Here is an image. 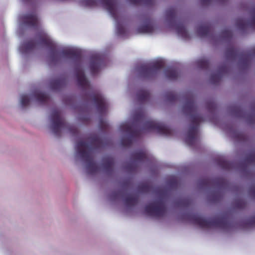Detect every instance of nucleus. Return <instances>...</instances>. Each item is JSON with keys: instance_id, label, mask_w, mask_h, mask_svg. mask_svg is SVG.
<instances>
[{"instance_id": "52", "label": "nucleus", "mask_w": 255, "mask_h": 255, "mask_svg": "<svg viewBox=\"0 0 255 255\" xmlns=\"http://www.w3.org/2000/svg\"><path fill=\"white\" fill-rule=\"evenodd\" d=\"M253 110L254 112H255V104L253 106Z\"/></svg>"}, {"instance_id": "4", "label": "nucleus", "mask_w": 255, "mask_h": 255, "mask_svg": "<svg viewBox=\"0 0 255 255\" xmlns=\"http://www.w3.org/2000/svg\"><path fill=\"white\" fill-rule=\"evenodd\" d=\"M193 223L201 228H218L227 230L232 227V224L229 219L225 216L216 217L210 220H206L198 215L191 216Z\"/></svg>"}, {"instance_id": "13", "label": "nucleus", "mask_w": 255, "mask_h": 255, "mask_svg": "<svg viewBox=\"0 0 255 255\" xmlns=\"http://www.w3.org/2000/svg\"><path fill=\"white\" fill-rule=\"evenodd\" d=\"M76 76L77 79L78 85L83 89H89L90 88V85L86 78L83 70L77 66L75 69Z\"/></svg>"}, {"instance_id": "10", "label": "nucleus", "mask_w": 255, "mask_h": 255, "mask_svg": "<svg viewBox=\"0 0 255 255\" xmlns=\"http://www.w3.org/2000/svg\"><path fill=\"white\" fill-rule=\"evenodd\" d=\"M251 17L249 20L243 18L236 19V25L238 29L242 31H246L248 28L255 30V7L251 11Z\"/></svg>"}, {"instance_id": "47", "label": "nucleus", "mask_w": 255, "mask_h": 255, "mask_svg": "<svg viewBox=\"0 0 255 255\" xmlns=\"http://www.w3.org/2000/svg\"><path fill=\"white\" fill-rule=\"evenodd\" d=\"M121 193L120 191L113 192L112 193L111 197L114 198H117L121 195Z\"/></svg>"}, {"instance_id": "31", "label": "nucleus", "mask_w": 255, "mask_h": 255, "mask_svg": "<svg viewBox=\"0 0 255 255\" xmlns=\"http://www.w3.org/2000/svg\"><path fill=\"white\" fill-rule=\"evenodd\" d=\"M133 4H144L146 5H152L154 3V0H128Z\"/></svg>"}, {"instance_id": "22", "label": "nucleus", "mask_w": 255, "mask_h": 255, "mask_svg": "<svg viewBox=\"0 0 255 255\" xmlns=\"http://www.w3.org/2000/svg\"><path fill=\"white\" fill-rule=\"evenodd\" d=\"M103 166L105 170L109 174L113 171L114 166V159L111 157H105L103 160Z\"/></svg>"}, {"instance_id": "36", "label": "nucleus", "mask_w": 255, "mask_h": 255, "mask_svg": "<svg viewBox=\"0 0 255 255\" xmlns=\"http://www.w3.org/2000/svg\"><path fill=\"white\" fill-rule=\"evenodd\" d=\"M232 36V32L228 29H224L221 32V37L225 40H230Z\"/></svg>"}, {"instance_id": "6", "label": "nucleus", "mask_w": 255, "mask_h": 255, "mask_svg": "<svg viewBox=\"0 0 255 255\" xmlns=\"http://www.w3.org/2000/svg\"><path fill=\"white\" fill-rule=\"evenodd\" d=\"M52 122L51 129L54 135L57 137L61 136L62 128H66L73 135H76L78 133V128L74 126H69L65 120L61 116V113L58 110H54L51 115Z\"/></svg>"}, {"instance_id": "18", "label": "nucleus", "mask_w": 255, "mask_h": 255, "mask_svg": "<svg viewBox=\"0 0 255 255\" xmlns=\"http://www.w3.org/2000/svg\"><path fill=\"white\" fill-rule=\"evenodd\" d=\"M104 6L115 19L117 18L115 0H101Z\"/></svg>"}, {"instance_id": "5", "label": "nucleus", "mask_w": 255, "mask_h": 255, "mask_svg": "<svg viewBox=\"0 0 255 255\" xmlns=\"http://www.w3.org/2000/svg\"><path fill=\"white\" fill-rule=\"evenodd\" d=\"M226 57L228 60H234L239 59V63L244 68H247L250 65L251 59L255 57V47L250 51H241L234 46L228 47L226 50Z\"/></svg>"}, {"instance_id": "23", "label": "nucleus", "mask_w": 255, "mask_h": 255, "mask_svg": "<svg viewBox=\"0 0 255 255\" xmlns=\"http://www.w3.org/2000/svg\"><path fill=\"white\" fill-rule=\"evenodd\" d=\"M37 45V43L34 40H30L22 45L20 50L22 53H26L36 48Z\"/></svg>"}, {"instance_id": "25", "label": "nucleus", "mask_w": 255, "mask_h": 255, "mask_svg": "<svg viewBox=\"0 0 255 255\" xmlns=\"http://www.w3.org/2000/svg\"><path fill=\"white\" fill-rule=\"evenodd\" d=\"M136 96L138 102L144 103L149 100L150 98V93L147 90H139L137 92Z\"/></svg>"}, {"instance_id": "9", "label": "nucleus", "mask_w": 255, "mask_h": 255, "mask_svg": "<svg viewBox=\"0 0 255 255\" xmlns=\"http://www.w3.org/2000/svg\"><path fill=\"white\" fill-rule=\"evenodd\" d=\"M164 67V63L162 61H157L150 64L143 65L140 67V75L144 78H151Z\"/></svg>"}, {"instance_id": "44", "label": "nucleus", "mask_w": 255, "mask_h": 255, "mask_svg": "<svg viewBox=\"0 0 255 255\" xmlns=\"http://www.w3.org/2000/svg\"><path fill=\"white\" fill-rule=\"evenodd\" d=\"M247 224L249 226H255V216L251 217Z\"/></svg>"}, {"instance_id": "45", "label": "nucleus", "mask_w": 255, "mask_h": 255, "mask_svg": "<svg viewBox=\"0 0 255 255\" xmlns=\"http://www.w3.org/2000/svg\"><path fill=\"white\" fill-rule=\"evenodd\" d=\"M248 121L250 124H254L255 123V115H250L248 117Z\"/></svg>"}, {"instance_id": "35", "label": "nucleus", "mask_w": 255, "mask_h": 255, "mask_svg": "<svg viewBox=\"0 0 255 255\" xmlns=\"http://www.w3.org/2000/svg\"><path fill=\"white\" fill-rule=\"evenodd\" d=\"M197 65L201 69H207L209 68L210 63L208 60L202 58L197 61Z\"/></svg>"}, {"instance_id": "34", "label": "nucleus", "mask_w": 255, "mask_h": 255, "mask_svg": "<svg viewBox=\"0 0 255 255\" xmlns=\"http://www.w3.org/2000/svg\"><path fill=\"white\" fill-rule=\"evenodd\" d=\"M218 164L222 168L225 170H230L233 166V164L232 162L222 159L219 160Z\"/></svg>"}, {"instance_id": "16", "label": "nucleus", "mask_w": 255, "mask_h": 255, "mask_svg": "<svg viewBox=\"0 0 255 255\" xmlns=\"http://www.w3.org/2000/svg\"><path fill=\"white\" fill-rule=\"evenodd\" d=\"M229 71L228 67L223 65L220 66L216 73L212 74L210 76V82L213 84H218L221 80L222 76Z\"/></svg>"}, {"instance_id": "43", "label": "nucleus", "mask_w": 255, "mask_h": 255, "mask_svg": "<svg viewBox=\"0 0 255 255\" xmlns=\"http://www.w3.org/2000/svg\"><path fill=\"white\" fill-rule=\"evenodd\" d=\"M249 193L253 198H255V185L252 186L250 188Z\"/></svg>"}, {"instance_id": "48", "label": "nucleus", "mask_w": 255, "mask_h": 255, "mask_svg": "<svg viewBox=\"0 0 255 255\" xmlns=\"http://www.w3.org/2000/svg\"><path fill=\"white\" fill-rule=\"evenodd\" d=\"M203 5H208L211 3L212 0H200Z\"/></svg>"}, {"instance_id": "2", "label": "nucleus", "mask_w": 255, "mask_h": 255, "mask_svg": "<svg viewBox=\"0 0 255 255\" xmlns=\"http://www.w3.org/2000/svg\"><path fill=\"white\" fill-rule=\"evenodd\" d=\"M106 144L104 140L98 135L94 134L88 136L87 141L80 140L77 143V152L85 162L89 174H93L99 169L97 164L94 161V151Z\"/></svg>"}, {"instance_id": "29", "label": "nucleus", "mask_w": 255, "mask_h": 255, "mask_svg": "<svg viewBox=\"0 0 255 255\" xmlns=\"http://www.w3.org/2000/svg\"><path fill=\"white\" fill-rule=\"evenodd\" d=\"M153 31V27L151 23L143 24L137 28V31L139 33H149Z\"/></svg>"}, {"instance_id": "7", "label": "nucleus", "mask_w": 255, "mask_h": 255, "mask_svg": "<svg viewBox=\"0 0 255 255\" xmlns=\"http://www.w3.org/2000/svg\"><path fill=\"white\" fill-rule=\"evenodd\" d=\"M38 43L46 47L50 51V60L51 64H55L60 61L61 57L58 53L56 43L44 32L37 35Z\"/></svg>"}, {"instance_id": "49", "label": "nucleus", "mask_w": 255, "mask_h": 255, "mask_svg": "<svg viewBox=\"0 0 255 255\" xmlns=\"http://www.w3.org/2000/svg\"><path fill=\"white\" fill-rule=\"evenodd\" d=\"M100 126H101V127H102V128H103V129H106V124H105V123H104L103 122V121H101L100 122Z\"/></svg>"}, {"instance_id": "39", "label": "nucleus", "mask_w": 255, "mask_h": 255, "mask_svg": "<svg viewBox=\"0 0 255 255\" xmlns=\"http://www.w3.org/2000/svg\"><path fill=\"white\" fill-rule=\"evenodd\" d=\"M246 206V202L242 199H238L237 200L234 204L235 208L237 209H243Z\"/></svg>"}, {"instance_id": "40", "label": "nucleus", "mask_w": 255, "mask_h": 255, "mask_svg": "<svg viewBox=\"0 0 255 255\" xmlns=\"http://www.w3.org/2000/svg\"><path fill=\"white\" fill-rule=\"evenodd\" d=\"M30 102L29 98L26 95H23L21 96L20 103L22 107H25L29 105Z\"/></svg>"}, {"instance_id": "14", "label": "nucleus", "mask_w": 255, "mask_h": 255, "mask_svg": "<svg viewBox=\"0 0 255 255\" xmlns=\"http://www.w3.org/2000/svg\"><path fill=\"white\" fill-rule=\"evenodd\" d=\"M20 19L23 24L28 27H35L38 25V20L36 14L35 12L22 15Z\"/></svg>"}, {"instance_id": "19", "label": "nucleus", "mask_w": 255, "mask_h": 255, "mask_svg": "<svg viewBox=\"0 0 255 255\" xmlns=\"http://www.w3.org/2000/svg\"><path fill=\"white\" fill-rule=\"evenodd\" d=\"M33 96L37 102L41 105H47L51 101L49 95L42 92H35L33 93Z\"/></svg>"}, {"instance_id": "8", "label": "nucleus", "mask_w": 255, "mask_h": 255, "mask_svg": "<svg viewBox=\"0 0 255 255\" xmlns=\"http://www.w3.org/2000/svg\"><path fill=\"white\" fill-rule=\"evenodd\" d=\"M145 212L149 215L155 217H163L166 211L164 202L162 200H158L146 205Z\"/></svg>"}, {"instance_id": "15", "label": "nucleus", "mask_w": 255, "mask_h": 255, "mask_svg": "<svg viewBox=\"0 0 255 255\" xmlns=\"http://www.w3.org/2000/svg\"><path fill=\"white\" fill-rule=\"evenodd\" d=\"M61 54L65 57L74 60L77 63H80L82 60L81 52L78 50L73 49H63Z\"/></svg>"}, {"instance_id": "26", "label": "nucleus", "mask_w": 255, "mask_h": 255, "mask_svg": "<svg viewBox=\"0 0 255 255\" xmlns=\"http://www.w3.org/2000/svg\"><path fill=\"white\" fill-rule=\"evenodd\" d=\"M220 181L223 182L222 180H213L209 178H205L201 179L199 181V185L202 187H209L213 184H215V183H217Z\"/></svg>"}, {"instance_id": "37", "label": "nucleus", "mask_w": 255, "mask_h": 255, "mask_svg": "<svg viewBox=\"0 0 255 255\" xmlns=\"http://www.w3.org/2000/svg\"><path fill=\"white\" fill-rule=\"evenodd\" d=\"M165 97L168 102H174L177 100L178 96L173 92H168L166 93Z\"/></svg>"}, {"instance_id": "33", "label": "nucleus", "mask_w": 255, "mask_h": 255, "mask_svg": "<svg viewBox=\"0 0 255 255\" xmlns=\"http://www.w3.org/2000/svg\"><path fill=\"white\" fill-rule=\"evenodd\" d=\"M177 33L184 38H187L188 36V33L185 26L182 24L177 25L176 27Z\"/></svg>"}, {"instance_id": "50", "label": "nucleus", "mask_w": 255, "mask_h": 255, "mask_svg": "<svg viewBox=\"0 0 255 255\" xmlns=\"http://www.w3.org/2000/svg\"><path fill=\"white\" fill-rule=\"evenodd\" d=\"M118 32H119L120 34H122L124 32V29L122 27H119L118 28Z\"/></svg>"}, {"instance_id": "17", "label": "nucleus", "mask_w": 255, "mask_h": 255, "mask_svg": "<svg viewBox=\"0 0 255 255\" xmlns=\"http://www.w3.org/2000/svg\"><path fill=\"white\" fill-rule=\"evenodd\" d=\"M213 27L210 23H204L199 25L197 29V33L200 37L208 36L212 33Z\"/></svg>"}, {"instance_id": "11", "label": "nucleus", "mask_w": 255, "mask_h": 255, "mask_svg": "<svg viewBox=\"0 0 255 255\" xmlns=\"http://www.w3.org/2000/svg\"><path fill=\"white\" fill-rule=\"evenodd\" d=\"M90 97L99 114H103L106 112L107 109L106 101L101 94L99 92H93Z\"/></svg>"}, {"instance_id": "28", "label": "nucleus", "mask_w": 255, "mask_h": 255, "mask_svg": "<svg viewBox=\"0 0 255 255\" xmlns=\"http://www.w3.org/2000/svg\"><path fill=\"white\" fill-rule=\"evenodd\" d=\"M153 190V186L149 183L140 184L138 186V191L140 193H146Z\"/></svg>"}, {"instance_id": "51", "label": "nucleus", "mask_w": 255, "mask_h": 255, "mask_svg": "<svg viewBox=\"0 0 255 255\" xmlns=\"http://www.w3.org/2000/svg\"><path fill=\"white\" fill-rule=\"evenodd\" d=\"M163 190L162 189H160L159 188H157L156 190V192H159L160 191H163Z\"/></svg>"}, {"instance_id": "3", "label": "nucleus", "mask_w": 255, "mask_h": 255, "mask_svg": "<svg viewBox=\"0 0 255 255\" xmlns=\"http://www.w3.org/2000/svg\"><path fill=\"white\" fill-rule=\"evenodd\" d=\"M185 102L182 107L184 114L191 116V124L187 132L185 142L190 146L195 145L197 141V135L199 125L204 121L203 117L198 114L197 107L195 104V96L191 93H188L185 96Z\"/></svg>"}, {"instance_id": "21", "label": "nucleus", "mask_w": 255, "mask_h": 255, "mask_svg": "<svg viewBox=\"0 0 255 255\" xmlns=\"http://www.w3.org/2000/svg\"><path fill=\"white\" fill-rule=\"evenodd\" d=\"M65 84L66 79L64 78L60 77L52 80L50 82V87L52 90H59L64 86Z\"/></svg>"}, {"instance_id": "30", "label": "nucleus", "mask_w": 255, "mask_h": 255, "mask_svg": "<svg viewBox=\"0 0 255 255\" xmlns=\"http://www.w3.org/2000/svg\"><path fill=\"white\" fill-rule=\"evenodd\" d=\"M177 15V11L175 7H170L166 11V17L168 21L174 20Z\"/></svg>"}, {"instance_id": "42", "label": "nucleus", "mask_w": 255, "mask_h": 255, "mask_svg": "<svg viewBox=\"0 0 255 255\" xmlns=\"http://www.w3.org/2000/svg\"><path fill=\"white\" fill-rule=\"evenodd\" d=\"M191 201L188 199H183L179 201V203L180 205L188 207L191 204Z\"/></svg>"}, {"instance_id": "24", "label": "nucleus", "mask_w": 255, "mask_h": 255, "mask_svg": "<svg viewBox=\"0 0 255 255\" xmlns=\"http://www.w3.org/2000/svg\"><path fill=\"white\" fill-rule=\"evenodd\" d=\"M165 77L170 80H174L177 79L179 76L178 71L174 68L168 67L164 70Z\"/></svg>"}, {"instance_id": "41", "label": "nucleus", "mask_w": 255, "mask_h": 255, "mask_svg": "<svg viewBox=\"0 0 255 255\" xmlns=\"http://www.w3.org/2000/svg\"><path fill=\"white\" fill-rule=\"evenodd\" d=\"M83 3L86 6H96L97 2L96 0H83Z\"/></svg>"}, {"instance_id": "53", "label": "nucleus", "mask_w": 255, "mask_h": 255, "mask_svg": "<svg viewBox=\"0 0 255 255\" xmlns=\"http://www.w3.org/2000/svg\"><path fill=\"white\" fill-rule=\"evenodd\" d=\"M85 120L86 121H88L89 119L88 118H85Z\"/></svg>"}, {"instance_id": "12", "label": "nucleus", "mask_w": 255, "mask_h": 255, "mask_svg": "<svg viewBox=\"0 0 255 255\" xmlns=\"http://www.w3.org/2000/svg\"><path fill=\"white\" fill-rule=\"evenodd\" d=\"M104 63V56L99 53L93 54L90 58V69L92 75L97 74Z\"/></svg>"}, {"instance_id": "38", "label": "nucleus", "mask_w": 255, "mask_h": 255, "mask_svg": "<svg viewBox=\"0 0 255 255\" xmlns=\"http://www.w3.org/2000/svg\"><path fill=\"white\" fill-rule=\"evenodd\" d=\"M232 113L237 117H242L244 115L243 109L238 106H236L233 108L232 110Z\"/></svg>"}, {"instance_id": "27", "label": "nucleus", "mask_w": 255, "mask_h": 255, "mask_svg": "<svg viewBox=\"0 0 255 255\" xmlns=\"http://www.w3.org/2000/svg\"><path fill=\"white\" fill-rule=\"evenodd\" d=\"M138 201V197L137 195H129L125 199V204L128 207L135 206Z\"/></svg>"}, {"instance_id": "1", "label": "nucleus", "mask_w": 255, "mask_h": 255, "mask_svg": "<svg viewBox=\"0 0 255 255\" xmlns=\"http://www.w3.org/2000/svg\"><path fill=\"white\" fill-rule=\"evenodd\" d=\"M133 119L135 123L143 122V127L139 129H134L128 124L123 126L124 129L128 133L129 136H124L121 139V144L124 147L130 146L133 138L138 137L146 131H155L157 133L166 136L172 134V130L164 124L155 121L147 119L145 112L139 110L135 113Z\"/></svg>"}, {"instance_id": "46", "label": "nucleus", "mask_w": 255, "mask_h": 255, "mask_svg": "<svg viewBox=\"0 0 255 255\" xmlns=\"http://www.w3.org/2000/svg\"><path fill=\"white\" fill-rule=\"evenodd\" d=\"M126 168L127 169H128L130 171H134L136 169V167L134 166V165H133L132 163L128 164L127 165Z\"/></svg>"}, {"instance_id": "20", "label": "nucleus", "mask_w": 255, "mask_h": 255, "mask_svg": "<svg viewBox=\"0 0 255 255\" xmlns=\"http://www.w3.org/2000/svg\"><path fill=\"white\" fill-rule=\"evenodd\" d=\"M131 157L134 162H142L146 160L148 156L145 150H140L132 153Z\"/></svg>"}, {"instance_id": "32", "label": "nucleus", "mask_w": 255, "mask_h": 255, "mask_svg": "<svg viewBox=\"0 0 255 255\" xmlns=\"http://www.w3.org/2000/svg\"><path fill=\"white\" fill-rule=\"evenodd\" d=\"M255 164V150L252 151L246 156L243 163V164Z\"/></svg>"}]
</instances>
